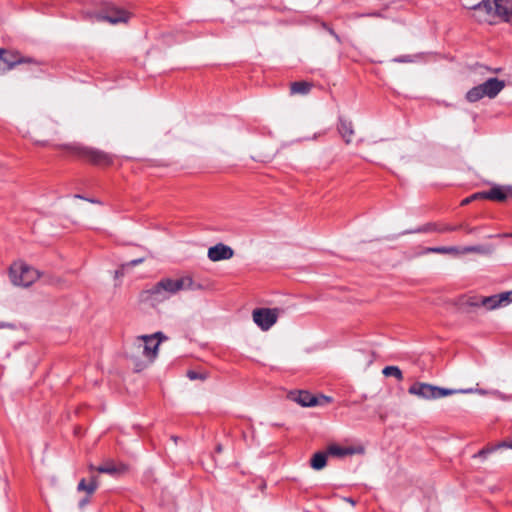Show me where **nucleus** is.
I'll list each match as a JSON object with an SVG mask.
<instances>
[{"label": "nucleus", "mask_w": 512, "mask_h": 512, "mask_svg": "<svg viewBox=\"0 0 512 512\" xmlns=\"http://www.w3.org/2000/svg\"><path fill=\"white\" fill-rule=\"evenodd\" d=\"M204 286L195 282L190 275H185L177 279L162 278L149 289L142 292L145 300L153 299L163 301L177 294L182 290H202Z\"/></svg>", "instance_id": "f257e3e1"}, {"label": "nucleus", "mask_w": 512, "mask_h": 512, "mask_svg": "<svg viewBox=\"0 0 512 512\" xmlns=\"http://www.w3.org/2000/svg\"><path fill=\"white\" fill-rule=\"evenodd\" d=\"M472 10V17L479 23H491V18L499 17L509 21L512 15V0H481L473 5H463Z\"/></svg>", "instance_id": "f03ea898"}, {"label": "nucleus", "mask_w": 512, "mask_h": 512, "mask_svg": "<svg viewBox=\"0 0 512 512\" xmlns=\"http://www.w3.org/2000/svg\"><path fill=\"white\" fill-rule=\"evenodd\" d=\"M63 148L71 156L99 167H107L113 164L114 156L99 149L80 144H68Z\"/></svg>", "instance_id": "7ed1b4c3"}, {"label": "nucleus", "mask_w": 512, "mask_h": 512, "mask_svg": "<svg viewBox=\"0 0 512 512\" xmlns=\"http://www.w3.org/2000/svg\"><path fill=\"white\" fill-rule=\"evenodd\" d=\"M82 17L90 21H107L111 24H118L127 22L130 13L112 3L104 2L99 9L83 10Z\"/></svg>", "instance_id": "20e7f679"}, {"label": "nucleus", "mask_w": 512, "mask_h": 512, "mask_svg": "<svg viewBox=\"0 0 512 512\" xmlns=\"http://www.w3.org/2000/svg\"><path fill=\"white\" fill-rule=\"evenodd\" d=\"M505 87V82L498 78H489L484 83L471 88L466 93V100L474 103L484 97L495 98Z\"/></svg>", "instance_id": "39448f33"}, {"label": "nucleus", "mask_w": 512, "mask_h": 512, "mask_svg": "<svg viewBox=\"0 0 512 512\" xmlns=\"http://www.w3.org/2000/svg\"><path fill=\"white\" fill-rule=\"evenodd\" d=\"M39 272L23 263H14L10 267V278L15 285L30 286L39 278Z\"/></svg>", "instance_id": "423d86ee"}, {"label": "nucleus", "mask_w": 512, "mask_h": 512, "mask_svg": "<svg viewBox=\"0 0 512 512\" xmlns=\"http://www.w3.org/2000/svg\"><path fill=\"white\" fill-rule=\"evenodd\" d=\"M163 339H166V337L161 332H156L153 335H142L137 338V348L141 350L149 363L156 358L159 344Z\"/></svg>", "instance_id": "0eeeda50"}, {"label": "nucleus", "mask_w": 512, "mask_h": 512, "mask_svg": "<svg viewBox=\"0 0 512 512\" xmlns=\"http://www.w3.org/2000/svg\"><path fill=\"white\" fill-rule=\"evenodd\" d=\"M0 60L7 65L8 70L19 64H29L40 70L41 63L34 58L24 57L18 51L0 48Z\"/></svg>", "instance_id": "6e6552de"}, {"label": "nucleus", "mask_w": 512, "mask_h": 512, "mask_svg": "<svg viewBox=\"0 0 512 512\" xmlns=\"http://www.w3.org/2000/svg\"><path fill=\"white\" fill-rule=\"evenodd\" d=\"M279 309L256 308L252 312L253 321L263 331L269 330L277 321Z\"/></svg>", "instance_id": "1a4fd4ad"}, {"label": "nucleus", "mask_w": 512, "mask_h": 512, "mask_svg": "<svg viewBox=\"0 0 512 512\" xmlns=\"http://www.w3.org/2000/svg\"><path fill=\"white\" fill-rule=\"evenodd\" d=\"M510 195L512 196L511 186L495 185L488 191L474 193L471 195V198H483L496 202H505Z\"/></svg>", "instance_id": "9d476101"}, {"label": "nucleus", "mask_w": 512, "mask_h": 512, "mask_svg": "<svg viewBox=\"0 0 512 512\" xmlns=\"http://www.w3.org/2000/svg\"><path fill=\"white\" fill-rule=\"evenodd\" d=\"M90 471H97L99 473L109 474L111 476H118L128 472L129 467L125 463H115L112 460H108L102 465L95 467L93 465L89 466Z\"/></svg>", "instance_id": "9b49d317"}, {"label": "nucleus", "mask_w": 512, "mask_h": 512, "mask_svg": "<svg viewBox=\"0 0 512 512\" xmlns=\"http://www.w3.org/2000/svg\"><path fill=\"white\" fill-rule=\"evenodd\" d=\"M408 392L425 400L435 399V386L428 383L415 382L409 387Z\"/></svg>", "instance_id": "f8f14e48"}, {"label": "nucleus", "mask_w": 512, "mask_h": 512, "mask_svg": "<svg viewBox=\"0 0 512 512\" xmlns=\"http://www.w3.org/2000/svg\"><path fill=\"white\" fill-rule=\"evenodd\" d=\"M233 255V249L222 243L216 244L208 249V258L213 262L228 260L232 258Z\"/></svg>", "instance_id": "ddd939ff"}, {"label": "nucleus", "mask_w": 512, "mask_h": 512, "mask_svg": "<svg viewBox=\"0 0 512 512\" xmlns=\"http://www.w3.org/2000/svg\"><path fill=\"white\" fill-rule=\"evenodd\" d=\"M462 225H449V224H438V223H427L414 232L417 233H426L431 231H436L439 233L452 232L461 229Z\"/></svg>", "instance_id": "4468645a"}, {"label": "nucleus", "mask_w": 512, "mask_h": 512, "mask_svg": "<svg viewBox=\"0 0 512 512\" xmlns=\"http://www.w3.org/2000/svg\"><path fill=\"white\" fill-rule=\"evenodd\" d=\"M337 130L346 144L351 143L354 136V128L350 120L339 117Z\"/></svg>", "instance_id": "2eb2a0df"}, {"label": "nucleus", "mask_w": 512, "mask_h": 512, "mask_svg": "<svg viewBox=\"0 0 512 512\" xmlns=\"http://www.w3.org/2000/svg\"><path fill=\"white\" fill-rule=\"evenodd\" d=\"M292 399L303 407H313L318 404L317 398L308 391L291 393Z\"/></svg>", "instance_id": "dca6fc26"}, {"label": "nucleus", "mask_w": 512, "mask_h": 512, "mask_svg": "<svg viewBox=\"0 0 512 512\" xmlns=\"http://www.w3.org/2000/svg\"><path fill=\"white\" fill-rule=\"evenodd\" d=\"M327 449L329 455L336 457H345L348 455L360 454L363 452L362 447H343L336 444L329 445Z\"/></svg>", "instance_id": "f3484780"}, {"label": "nucleus", "mask_w": 512, "mask_h": 512, "mask_svg": "<svg viewBox=\"0 0 512 512\" xmlns=\"http://www.w3.org/2000/svg\"><path fill=\"white\" fill-rule=\"evenodd\" d=\"M98 485L99 483L97 476H91L89 481H87L85 478H82L77 485V490L79 492H85L88 496H92L97 490Z\"/></svg>", "instance_id": "a211bd4d"}, {"label": "nucleus", "mask_w": 512, "mask_h": 512, "mask_svg": "<svg viewBox=\"0 0 512 512\" xmlns=\"http://www.w3.org/2000/svg\"><path fill=\"white\" fill-rule=\"evenodd\" d=\"M329 453L327 451H317L310 459V466L314 470H321L327 465Z\"/></svg>", "instance_id": "6ab92c4d"}, {"label": "nucleus", "mask_w": 512, "mask_h": 512, "mask_svg": "<svg viewBox=\"0 0 512 512\" xmlns=\"http://www.w3.org/2000/svg\"><path fill=\"white\" fill-rule=\"evenodd\" d=\"M312 83L307 81H295L290 84V94L306 95L311 91Z\"/></svg>", "instance_id": "aec40b11"}, {"label": "nucleus", "mask_w": 512, "mask_h": 512, "mask_svg": "<svg viewBox=\"0 0 512 512\" xmlns=\"http://www.w3.org/2000/svg\"><path fill=\"white\" fill-rule=\"evenodd\" d=\"M498 294H494L491 296H482V307L486 310H494L500 307V302L498 299Z\"/></svg>", "instance_id": "412c9836"}, {"label": "nucleus", "mask_w": 512, "mask_h": 512, "mask_svg": "<svg viewBox=\"0 0 512 512\" xmlns=\"http://www.w3.org/2000/svg\"><path fill=\"white\" fill-rule=\"evenodd\" d=\"M481 300V295L466 296L464 301L462 302V305L467 307H482Z\"/></svg>", "instance_id": "4be33fe9"}, {"label": "nucleus", "mask_w": 512, "mask_h": 512, "mask_svg": "<svg viewBox=\"0 0 512 512\" xmlns=\"http://www.w3.org/2000/svg\"><path fill=\"white\" fill-rule=\"evenodd\" d=\"M382 373L386 377L393 376V377H395L399 381H401L403 379L402 371L397 366H386L383 369Z\"/></svg>", "instance_id": "5701e85b"}, {"label": "nucleus", "mask_w": 512, "mask_h": 512, "mask_svg": "<svg viewBox=\"0 0 512 512\" xmlns=\"http://www.w3.org/2000/svg\"><path fill=\"white\" fill-rule=\"evenodd\" d=\"M427 252L430 253H438V254H450V253H458L457 247H432L428 248Z\"/></svg>", "instance_id": "b1692460"}, {"label": "nucleus", "mask_w": 512, "mask_h": 512, "mask_svg": "<svg viewBox=\"0 0 512 512\" xmlns=\"http://www.w3.org/2000/svg\"><path fill=\"white\" fill-rule=\"evenodd\" d=\"M506 447H510V448H512V443H508V442H506V441H501V442H499V443H497V444H488V445H486V446L484 447V449H485L486 451H488V455H489V454H491V453H493V452L497 451V450H498V449H500V448H506Z\"/></svg>", "instance_id": "393cba45"}, {"label": "nucleus", "mask_w": 512, "mask_h": 512, "mask_svg": "<svg viewBox=\"0 0 512 512\" xmlns=\"http://www.w3.org/2000/svg\"><path fill=\"white\" fill-rule=\"evenodd\" d=\"M500 307L507 306L512 303V290L498 294Z\"/></svg>", "instance_id": "a878e982"}, {"label": "nucleus", "mask_w": 512, "mask_h": 512, "mask_svg": "<svg viewBox=\"0 0 512 512\" xmlns=\"http://www.w3.org/2000/svg\"><path fill=\"white\" fill-rule=\"evenodd\" d=\"M454 393H456V390L435 386V399L450 396L453 395Z\"/></svg>", "instance_id": "bb28decb"}, {"label": "nucleus", "mask_w": 512, "mask_h": 512, "mask_svg": "<svg viewBox=\"0 0 512 512\" xmlns=\"http://www.w3.org/2000/svg\"><path fill=\"white\" fill-rule=\"evenodd\" d=\"M484 251V247L481 245H475V246H466L462 249L461 253H482Z\"/></svg>", "instance_id": "cd10ccee"}, {"label": "nucleus", "mask_w": 512, "mask_h": 512, "mask_svg": "<svg viewBox=\"0 0 512 512\" xmlns=\"http://www.w3.org/2000/svg\"><path fill=\"white\" fill-rule=\"evenodd\" d=\"M187 377L191 380H195V379H204V377L202 375H200L198 372L194 371V370H189L187 372Z\"/></svg>", "instance_id": "c85d7f7f"}, {"label": "nucleus", "mask_w": 512, "mask_h": 512, "mask_svg": "<svg viewBox=\"0 0 512 512\" xmlns=\"http://www.w3.org/2000/svg\"><path fill=\"white\" fill-rule=\"evenodd\" d=\"M488 456V451L484 449V447L479 450L476 454L473 455L474 458H483L485 459Z\"/></svg>", "instance_id": "c756f323"}, {"label": "nucleus", "mask_w": 512, "mask_h": 512, "mask_svg": "<svg viewBox=\"0 0 512 512\" xmlns=\"http://www.w3.org/2000/svg\"><path fill=\"white\" fill-rule=\"evenodd\" d=\"M142 262H143V258L134 259V260L122 265V268H125L126 266H136Z\"/></svg>", "instance_id": "7c9ffc66"}, {"label": "nucleus", "mask_w": 512, "mask_h": 512, "mask_svg": "<svg viewBox=\"0 0 512 512\" xmlns=\"http://www.w3.org/2000/svg\"><path fill=\"white\" fill-rule=\"evenodd\" d=\"M90 497H91V496L86 495V497H84L83 499H81V500L79 501V504H78V505H79V507H80V508L85 507V506L90 502Z\"/></svg>", "instance_id": "2f4dec72"}, {"label": "nucleus", "mask_w": 512, "mask_h": 512, "mask_svg": "<svg viewBox=\"0 0 512 512\" xmlns=\"http://www.w3.org/2000/svg\"><path fill=\"white\" fill-rule=\"evenodd\" d=\"M394 61L399 62V63H404V62H409L410 58H409V56H400L398 58H395Z\"/></svg>", "instance_id": "473e14b6"}, {"label": "nucleus", "mask_w": 512, "mask_h": 512, "mask_svg": "<svg viewBox=\"0 0 512 512\" xmlns=\"http://www.w3.org/2000/svg\"><path fill=\"white\" fill-rule=\"evenodd\" d=\"M74 197H75V198H80V199L87 200V201H89V202H91V203H99V201H97V200H94V199H88V198H85V197H83L82 195H79V194H75V195H74Z\"/></svg>", "instance_id": "72a5a7b5"}, {"label": "nucleus", "mask_w": 512, "mask_h": 512, "mask_svg": "<svg viewBox=\"0 0 512 512\" xmlns=\"http://www.w3.org/2000/svg\"><path fill=\"white\" fill-rule=\"evenodd\" d=\"M461 225H462V227H461V228H465V231H466L467 233H473V232L476 230V228L467 227V226H464L463 224H461Z\"/></svg>", "instance_id": "f704fd0d"}, {"label": "nucleus", "mask_w": 512, "mask_h": 512, "mask_svg": "<svg viewBox=\"0 0 512 512\" xmlns=\"http://www.w3.org/2000/svg\"><path fill=\"white\" fill-rule=\"evenodd\" d=\"M476 199L477 198H471V196H470V197L464 199L461 204L466 205V204L470 203L472 200H476Z\"/></svg>", "instance_id": "c9c22d12"}, {"label": "nucleus", "mask_w": 512, "mask_h": 512, "mask_svg": "<svg viewBox=\"0 0 512 512\" xmlns=\"http://www.w3.org/2000/svg\"><path fill=\"white\" fill-rule=\"evenodd\" d=\"M222 450H223V449H222V445H221V444H218V445L215 447V451H216L217 453H221V452H222Z\"/></svg>", "instance_id": "e433bc0d"}, {"label": "nucleus", "mask_w": 512, "mask_h": 512, "mask_svg": "<svg viewBox=\"0 0 512 512\" xmlns=\"http://www.w3.org/2000/svg\"><path fill=\"white\" fill-rule=\"evenodd\" d=\"M369 16H372V17H380V13H378V12H374V13L369 14Z\"/></svg>", "instance_id": "4c0bfd02"}, {"label": "nucleus", "mask_w": 512, "mask_h": 512, "mask_svg": "<svg viewBox=\"0 0 512 512\" xmlns=\"http://www.w3.org/2000/svg\"><path fill=\"white\" fill-rule=\"evenodd\" d=\"M503 237H511L512 238V232L511 233H505L502 235Z\"/></svg>", "instance_id": "58836bf2"}, {"label": "nucleus", "mask_w": 512, "mask_h": 512, "mask_svg": "<svg viewBox=\"0 0 512 512\" xmlns=\"http://www.w3.org/2000/svg\"><path fill=\"white\" fill-rule=\"evenodd\" d=\"M347 501H348L349 503H351L352 505H354V504H355V501H354L352 498H348V499H347Z\"/></svg>", "instance_id": "ea45409f"}]
</instances>
